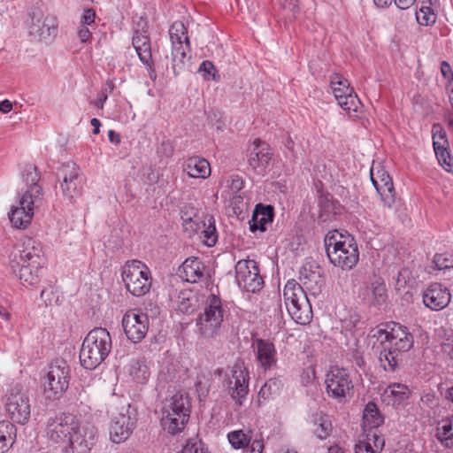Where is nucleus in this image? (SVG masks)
<instances>
[{"mask_svg": "<svg viewBox=\"0 0 453 453\" xmlns=\"http://www.w3.org/2000/svg\"><path fill=\"white\" fill-rule=\"evenodd\" d=\"M373 336L380 342V366L386 372H396L402 362L403 354L413 346L412 334L405 326L393 322L386 325L385 328H378Z\"/></svg>", "mask_w": 453, "mask_h": 453, "instance_id": "1", "label": "nucleus"}, {"mask_svg": "<svg viewBox=\"0 0 453 453\" xmlns=\"http://www.w3.org/2000/svg\"><path fill=\"white\" fill-rule=\"evenodd\" d=\"M330 262L342 269H352L359 259L357 245L353 238L343 236L337 230L328 232L324 239Z\"/></svg>", "mask_w": 453, "mask_h": 453, "instance_id": "2", "label": "nucleus"}, {"mask_svg": "<svg viewBox=\"0 0 453 453\" xmlns=\"http://www.w3.org/2000/svg\"><path fill=\"white\" fill-rule=\"evenodd\" d=\"M111 349L110 333L103 327L92 329L85 337L80 350L81 365L88 370L96 369L108 357Z\"/></svg>", "mask_w": 453, "mask_h": 453, "instance_id": "3", "label": "nucleus"}, {"mask_svg": "<svg viewBox=\"0 0 453 453\" xmlns=\"http://www.w3.org/2000/svg\"><path fill=\"white\" fill-rule=\"evenodd\" d=\"M190 403L188 395L177 392L164 401L161 424L169 434L181 432L190 417Z\"/></svg>", "mask_w": 453, "mask_h": 453, "instance_id": "4", "label": "nucleus"}, {"mask_svg": "<svg viewBox=\"0 0 453 453\" xmlns=\"http://www.w3.org/2000/svg\"><path fill=\"white\" fill-rule=\"evenodd\" d=\"M225 312L221 299L216 295H210L205 301L203 311L196 319V326L200 334L206 338L218 334Z\"/></svg>", "mask_w": 453, "mask_h": 453, "instance_id": "5", "label": "nucleus"}, {"mask_svg": "<svg viewBox=\"0 0 453 453\" xmlns=\"http://www.w3.org/2000/svg\"><path fill=\"white\" fill-rule=\"evenodd\" d=\"M149 268L142 262H127L122 270V280L128 292L134 296H142L150 291L151 278Z\"/></svg>", "mask_w": 453, "mask_h": 453, "instance_id": "6", "label": "nucleus"}, {"mask_svg": "<svg viewBox=\"0 0 453 453\" xmlns=\"http://www.w3.org/2000/svg\"><path fill=\"white\" fill-rule=\"evenodd\" d=\"M44 395L50 400L58 399L69 387V366L64 360L51 363L43 382Z\"/></svg>", "mask_w": 453, "mask_h": 453, "instance_id": "7", "label": "nucleus"}, {"mask_svg": "<svg viewBox=\"0 0 453 453\" xmlns=\"http://www.w3.org/2000/svg\"><path fill=\"white\" fill-rule=\"evenodd\" d=\"M136 422V409L132 407L131 404L123 406L111 418L110 426V437L111 441L114 443L126 441L132 434Z\"/></svg>", "mask_w": 453, "mask_h": 453, "instance_id": "8", "label": "nucleus"}, {"mask_svg": "<svg viewBox=\"0 0 453 453\" xmlns=\"http://www.w3.org/2000/svg\"><path fill=\"white\" fill-rule=\"evenodd\" d=\"M57 178L65 197L71 201L81 194L83 178L74 162L63 164L57 171Z\"/></svg>", "mask_w": 453, "mask_h": 453, "instance_id": "9", "label": "nucleus"}, {"mask_svg": "<svg viewBox=\"0 0 453 453\" xmlns=\"http://www.w3.org/2000/svg\"><path fill=\"white\" fill-rule=\"evenodd\" d=\"M5 409L10 418L16 423L25 424L29 420L31 408L29 398L22 387H13L6 397Z\"/></svg>", "mask_w": 453, "mask_h": 453, "instance_id": "10", "label": "nucleus"}, {"mask_svg": "<svg viewBox=\"0 0 453 453\" xmlns=\"http://www.w3.org/2000/svg\"><path fill=\"white\" fill-rule=\"evenodd\" d=\"M235 280L240 288L246 292L256 293L264 285L263 278L255 260H240L235 265Z\"/></svg>", "mask_w": 453, "mask_h": 453, "instance_id": "11", "label": "nucleus"}, {"mask_svg": "<svg viewBox=\"0 0 453 453\" xmlns=\"http://www.w3.org/2000/svg\"><path fill=\"white\" fill-rule=\"evenodd\" d=\"M57 18L50 13H43L40 10H35L31 14V25L29 34L39 41L50 43L58 35Z\"/></svg>", "mask_w": 453, "mask_h": 453, "instance_id": "12", "label": "nucleus"}, {"mask_svg": "<svg viewBox=\"0 0 453 453\" xmlns=\"http://www.w3.org/2000/svg\"><path fill=\"white\" fill-rule=\"evenodd\" d=\"M325 382L328 395L340 402L353 394V382L349 372L343 368H331L326 373Z\"/></svg>", "mask_w": 453, "mask_h": 453, "instance_id": "13", "label": "nucleus"}, {"mask_svg": "<svg viewBox=\"0 0 453 453\" xmlns=\"http://www.w3.org/2000/svg\"><path fill=\"white\" fill-rule=\"evenodd\" d=\"M331 88L339 105L347 112H357L361 106V101L348 80L338 73L331 76Z\"/></svg>", "mask_w": 453, "mask_h": 453, "instance_id": "14", "label": "nucleus"}, {"mask_svg": "<svg viewBox=\"0 0 453 453\" xmlns=\"http://www.w3.org/2000/svg\"><path fill=\"white\" fill-rule=\"evenodd\" d=\"M69 437L65 453H89L96 443V429L89 424L78 423Z\"/></svg>", "mask_w": 453, "mask_h": 453, "instance_id": "15", "label": "nucleus"}, {"mask_svg": "<svg viewBox=\"0 0 453 453\" xmlns=\"http://www.w3.org/2000/svg\"><path fill=\"white\" fill-rule=\"evenodd\" d=\"M122 326L131 342H140L148 333L149 317L137 310L127 311L122 318Z\"/></svg>", "mask_w": 453, "mask_h": 453, "instance_id": "16", "label": "nucleus"}, {"mask_svg": "<svg viewBox=\"0 0 453 453\" xmlns=\"http://www.w3.org/2000/svg\"><path fill=\"white\" fill-rule=\"evenodd\" d=\"M79 421L72 414L62 413L50 418L47 424V434L54 442L69 441V437L76 429Z\"/></svg>", "mask_w": 453, "mask_h": 453, "instance_id": "17", "label": "nucleus"}, {"mask_svg": "<svg viewBox=\"0 0 453 453\" xmlns=\"http://www.w3.org/2000/svg\"><path fill=\"white\" fill-rule=\"evenodd\" d=\"M370 175L372 185L380 196L384 205L391 208L395 200V188L391 177L385 170L380 169L375 173L373 168L371 169Z\"/></svg>", "mask_w": 453, "mask_h": 453, "instance_id": "18", "label": "nucleus"}, {"mask_svg": "<svg viewBox=\"0 0 453 453\" xmlns=\"http://www.w3.org/2000/svg\"><path fill=\"white\" fill-rule=\"evenodd\" d=\"M450 293L447 288L440 283L431 284L423 292V303L432 311H441L448 306L450 302Z\"/></svg>", "mask_w": 453, "mask_h": 453, "instance_id": "19", "label": "nucleus"}, {"mask_svg": "<svg viewBox=\"0 0 453 453\" xmlns=\"http://www.w3.org/2000/svg\"><path fill=\"white\" fill-rule=\"evenodd\" d=\"M22 178L27 185V189L22 194V203L27 202V198L33 199L34 202H41L43 193L42 187L38 184L40 174L37 167L32 165H25L22 170Z\"/></svg>", "mask_w": 453, "mask_h": 453, "instance_id": "20", "label": "nucleus"}, {"mask_svg": "<svg viewBox=\"0 0 453 453\" xmlns=\"http://www.w3.org/2000/svg\"><path fill=\"white\" fill-rule=\"evenodd\" d=\"M22 202L21 196L19 200V205L12 207L9 219L13 226L25 229L30 225L34 216V208L37 206L40 202H34L33 199L29 198H27V202Z\"/></svg>", "mask_w": 453, "mask_h": 453, "instance_id": "21", "label": "nucleus"}, {"mask_svg": "<svg viewBox=\"0 0 453 453\" xmlns=\"http://www.w3.org/2000/svg\"><path fill=\"white\" fill-rule=\"evenodd\" d=\"M254 149L249 157L250 166L258 174H264L272 159L273 151L271 148L259 139L253 142Z\"/></svg>", "mask_w": 453, "mask_h": 453, "instance_id": "22", "label": "nucleus"}, {"mask_svg": "<svg viewBox=\"0 0 453 453\" xmlns=\"http://www.w3.org/2000/svg\"><path fill=\"white\" fill-rule=\"evenodd\" d=\"M22 241V250H19V258L15 256L12 261H19L21 263H29V265L37 269L41 267V253L42 246L39 242L31 238L24 237Z\"/></svg>", "mask_w": 453, "mask_h": 453, "instance_id": "23", "label": "nucleus"}, {"mask_svg": "<svg viewBox=\"0 0 453 453\" xmlns=\"http://www.w3.org/2000/svg\"><path fill=\"white\" fill-rule=\"evenodd\" d=\"M232 377L234 386L230 388V395L241 405L249 392V374L246 369L235 365L232 370Z\"/></svg>", "mask_w": 453, "mask_h": 453, "instance_id": "24", "label": "nucleus"}, {"mask_svg": "<svg viewBox=\"0 0 453 453\" xmlns=\"http://www.w3.org/2000/svg\"><path fill=\"white\" fill-rule=\"evenodd\" d=\"M204 264L198 257H188L179 267V275L186 281L196 283L204 277Z\"/></svg>", "mask_w": 453, "mask_h": 453, "instance_id": "25", "label": "nucleus"}, {"mask_svg": "<svg viewBox=\"0 0 453 453\" xmlns=\"http://www.w3.org/2000/svg\"><path fill=\"white\" fill-rule=\"evenodd\" d=\"M273 216L274 210L272 205H264L262 203L257 204L251 219L249 222L250 230L251 232H256L257 230L265 232L266 230V226L273 222Z\"/></svg>", "mask_w": 453, "mask_h": 453, "instance_id": "26", "label": "nucleus"}, {"mask_svg": "<svg viewBox=\"0 0 453 453\" xmlns=\"http://www.w3.org/2000/svg\"><path fill=\"white\" fill-rule=\"evenodd\" d=\"M319 220L321 222H329L335 219L336 216L340 215L342 211V206L340 203L328 193L319 196Z\"/></svg>", "mask_w": 453, "mask_h": 453, "instance_id": "27", "label": "nucleus"}, {"mask_svg": "<svg viewBox=\"0 0 453 453\" xmlns=\"http://www.w3.org/2000/svg\"><path fill=\"white\" fill-rule=\"evenodd\" d=\"M301 301L296 303H293L287 307L288 314L291 318L300 325L309 324L312 318V310L310 301L307 296L299 295Z\"/></svg>", "mask_w": 453, "mask_h": 453, "instance_id": "28", "label": "nucleus"}, {"mask_svg": "<svg viewBox=\"0 0 453 453\" xmlns=\"http://www.w3.org/2000/svg\"><path fill=\"white\" fill-rule=\"evenodd\" d=\"M133 46L143 65L150 67L152 64L151 45L146 31H135L133 36Z\"/></svg>", "mask_w": 453, "mask_h": 453, "instance_id": "29", "label": "nucleus"}, {"mask_svg": "<svg viewBox=\"0 0 453 453\" xmlns=\"http://www.w3.org/2000/svg\"><path fill=\"white\" fill-rule=\"evenodd\" d=\"M257 359L260 365L268 370L276 365V350L274 345L265 340L257 339Z\"/></svg>", "mask_w": 453, "mask_h": 453, "instance_id": "30", "label": "nucleus"}, {"mask_svg": "<svg viewBox=\"0 0 453 453\" xmlns=\"http://www.w3.org/2000/svg\"><path fill=\"white\" fill-rule=\"evenodd\" d=\"M365 300L371 305L380 306L386 303L388 295L386 285L382 279L376 278L370 287L365 288Z\"/></svg>", "mask_w": 453, "mask_h": 453, "instance_id": "31", "label": "nucleus"}, {"mask_svg": "<svg viewBox=\"0 0 453 453\" xmlns=\"http://www.w3.org/2000/svg\"><path fill=\"white\" fill-rule=\"evenodd\" d=\"M184 172L191 178H207L211 173V167L209 162L198 157H189L186 160Z\"/></svg>", "mask_w": 453, "mask_h": 453, "instance_id": "32", "label": "nucleus"}, {"mask_svg": "<svg viewBox=\"0 0 453 453\" xmlns=\"http://www.w3.org/2000/svg\"><path fill=\"white\" fill-rule=\"evenodd\" d=\"M300 280L303 285H316L323 281V269L314 262L305 263L300 269Z\"/></svg>", "mask_w": 453, "mask_h": 453, "instance_id": "33", "label": "nucleus"}, {"mask_svg": "<svg viewBox=\"0 0 453 453\" xmlns=\"http://www.w3.org/2000/svg\"><path fill=\"white\" fill-rule=\"evenodd\" d=\"M11 267L12 272L19 277L20 280L27 283L28 285H35L39 280L38 272L29 265V263H21L19 261H12Z\"/></svg>", "mask_w": 453, "mask_h": 453, "instance_id": "34", "label": "nucleus"}, {"mask_svg": "<svg viewBox=\"0 0 453 453\" xmlns=\"http://www.w3.org/2000/svg\"><path fill=\"white\" fill-rule=\"evenodd\" d=\"M311 431L314 435L324 440L327 438L332 432V424L327 416L322 412H316L311 417Z\"/></svg>", "mask_w": 453, "mask_h": 453, "instance_id": "35", "label": "nucleus"}, {"mask_svg": "<svg viewBox=\"0 0 453 453\" xmlns=\"http://www.w3.org/2000/svg\"><path fill=\"white\" fill-rule=\"evenodd\" d=\"M132 380L139 384H145L150 377V371L143 359H133L128 367Z\"/></svg>", "mask_w": 453, "mask_h": 453, "instance_id": "36", "label": "nucleus"}, {"mask_svg": "<svg viewBox=\"0 0 453 453\" xmlns=\"http://www.w3.org/2000/svg\"><path fill=\"white\" fill-rule=\"evenodd\" d=\"M197 303L196 294L189 289L180 291L176 299L177 309L182 313H192L196 310Z\"/></svg>", "mask_w": 453, "mask_h": 453, "instance_id": "37", "label": "nucleus"}, {"mask_svg": "<svg viewBox=\"0 0 453 453\" xmlns=\"http://www.w3.org/2000/svg\"><path fill=\"white\" fill-rule=\"evenodd\" d=\"M16 426L9 422H0V453H4L16 440Z\"/></svg>", "mask_w": 453, "mask_h": 453, "instance_id": "38", "label": "nucleus"}, {"mask_svg": "<svg viewBox=\"0 0 453 453\" xmlns=\"http://www.w3.org/2000/svg\"><path fill=\"white\" fill-rule=\"evenodd\" d=\"M436 437L448 449H453V417L442 419L436 428Z\"/></svg>", "mask_w": 453, "mask_h": 453, "instance_id": "39", "label": "nucleus"}, {"mask_svg": "<svg viewBox=\"0 0 453 453\" xmlns=\"http://www.w3.org/2000/svg\"><path fill=\"white\" fill-rule=\"evenodd\" d=\"M383 421V417L380 415L377 405L372 402H369L365 405L363 415V426L365 429L377 428Z\"/></svg>", "mask_w": 453, "mask_h": 453, "instance_id": "40", "label": "nucleus"}, {"mask_svg": "<svg viewBox=\"0 0 453 453\" xmlns=\"http://www.w3.org/2000/svg\"><path fill=\"white\" fill-rule=\"evenodd\" d=\"M170 39L173 47L183 45L189 50V38L188 36V30L182 22H174L169 29Z\"/></svg>", "mask_w": 453, "mask_h": 453, "instance_id": "41", "label": "nucleus"}, {"mask_svg": "<svg viewBox=\"0 0 453 453\" xmlns=\"http://www.w3.org/2000/svg\"><path fill=\"white\" fill-rule=\"evenodd\" d=\"M384 394L392 398L393 405H400L410 395L408 387L401 383H392L385 389Z\"/></svg>", "mask_w": 453, "mask_h": 453, "instance_id": "42", "label": "nucleus"}, {"mask_svg": "<svg viewBox=\"0 0 453 453\" xmlns=\"http://www.w3.org/2000/svg\"><path fill=\"white\" fill-rule=\"evenodd\" d=\"M186 50L184 45H179L173 47L172 50V70L174 76L180 74L186 67V62L189 59L187 57Z\"/></svg>", "mask_w": 453, "mask_h": 453, "instance_id": "43", "label": "nucleus"}, {"mask_svg": "<svg viewBox=\"0 0 453 453\" xmlns=\"http://www.w3.org/2000/svg\"><path fill=\"white\" fill-rule=\"evenodd\" d=\"M299 295H302L303 296H307L304 290L298 283L295 282L294 280L288 281L283 290V296L286 308L288 307L293 303H296L297 301H301V297L299 296Z\"/></svg>", "mask_w": 453, "mask_h": 453, "instance_id": "44", "label": "nucleus"}, {"mask_svg": "<svg viewBox=\"0 0 453 453\" xmlns=\"http://www.w3.org/2000/svg\"><path fill=\"white\" fill-rule=\"evenodd\" d=\"M200 232L203 237V242L207 246L211 247L215 245L218 241V233L213 217H208L207 219L202 223Z\"/></svg>", "mask_w": 453, "mask_h": 453, "instance_id": "45", "label": "nucleus"}, {"mask_svg": "<svg viewBox=\"0 0 453 453\" xmlns=\"http://www.w3.org/2000/svg\"><path fill=\"white\" fill-rule=\"evenodd\" d=\"M281 388L280 380L277 379H269L261 388L258 392V396L265 400L269 399L271 396L279 394Z\"/></svg>", "mask_w": 453, "mask_h": 453, "instance_id": "46", "label": "nucleus"}, {"mask_svg": "<svg viewBox=\"0 0 453 453\" xmlns=\"http://www.w3.org/2000/svg\"><path fill=\"white\" fill-rule=\"evenodd\" d=\"M227 437L234 449L248 446L251 441V436L249 434H245L242 430L233 431L228 434Z\"/></svg>", "mask_w": 453, "mask_h": 453, "instance_id": "47", "label": "nucleus"}, {"mask_svg": "<svg viewBox=\"0 0 453 453\" xmlns=\"http://www.w3.org/2000/svg\"><path fill=\"white\" fill-rule=\"evenodd\" d=\"M433 146L434 151L447 150V148H449L446 132L437 125L433 127Z\"/></svg>", "mask_w": 453, "mask_h": 453, "instance_id": "48", "label": "nucleus"}, {"mask_svg": "<svg viewBox=\"0 0 453 453\" xmlns=\"http://www.w3.org/2000/svg\"><path fill=\"white\" fill-rule=\"evenodd\" d=\"M417 21L422 26H429L435 22L436 14L430 6H423L416 13Z\"/></svg>", "mask_w": 453, "mask_h": 453, "instance_id": "49", "label": "nucleus"}, {"mask_svg": "<svg viewBox=\"0 0 453 453\" xmlns=\"http://www.w3.org/2000/svg\"><path fill=\"white\" fill-rule=\"evenodd\" d=\"M179 453H211L206 445L198 439H189Z\"/></svg>", "mask_w": 453, "mask_h": 453, "instance_id": "50", "label": "nucleus"}, {"mask_svg": "<svg viewBox=\"0 0 453 453\" xmlns=\"http://www.w3.org/2000/svg\"><path fill=\"white\" fill-rule=\"evenodd\" d=\"M198 73H202L205 80H213L216 81L219 80V75L218 74L215 65L209 60L202 62L198 68Z\"/></svg>", "mask_w": 453, "mask_h": 453, "instance_id": "51", "label": "nucleus"}, {"mask_svg": "<svg viewBox=\"0 0 453 453\" xmlns=\"http://www.w3.org/2000/svg\"><path fill=\"white\" fill-rule=\"evenodd\" d=\"M439 164L447 171L451 172L453 169V157L449 152V148L447 150L434 151Z\"/></svg>", "mask_w": 453, "mask_h": 453, "instance_id": "52", "label": "nucleus"}, {"mask_svg": "<svg viewBox=\"0 0 453 453\" xmlns=\"http://www.w3.org/2000/svg\"><path fill=\"white\" fill-rule=\"evenodd\" d=\"M181 219L184 230L188 234L189 236L201 231L202 224L196 219H194L193 217L186 218V213H183Z\"/></svg>", "mask_w": 453, "mask_h": 453, "instance_id": "53", "label": "nucleus"}, {"mask_svg": "<svg viewBox=\"0 0 453 453\" xmlns=\"http://www.w3.org/2000/svg\"><path fill=\"white\" fill-rule=\"evenodd\" d=\"M447 338L441 343V350L453 360V331L446 332Z\"/></svg>", "mask_w": 453, "mask_h": 453, "instance_id": "54", "label": "nucleus"}, {"mask_svg": "<svg viewBox=\"0 0 453 453\" xmlns=\"http://www.w3.org/2000/svg\"><path fill=\"white\" fill-rule=\"evenodd\" d=\"M434 263L438 270H444L453 267V260L449 259L443 254H436Z\"/></svg>", "mask_w": 453, "mask_h": 453, "instance_id": "55", "label": "nucleus"}, {"mask_svg": "<svg viewBox=\"0 0 453 453\" xmlns=\"http://www.w3.org/2000/svg\"><path fill=\"white\" fill-rule=\"evenodd\" d=\"M368 438L371 439L372 449H376L377 452L380 453V450L382 449L385 443L383 437L377 434L375 431H369L367 434V439Z\"/></svg>", "mask_w": 453, "mask_h": 453, "instance_id": "56", "label": "nucleus"}, {"mask_svg": "<svg viewBox=\"0 0 453 453\" xmlns=\"http://www.w3.org/2000/svg\"><path fill=\"white\" fill-rule=\"evenodd\" d=\"M441 73L442 76L448 80L449 84L448 87H450L453 85V71L451 69L450 65L446 62L442 61L441 64Z\"/></svg>", "mask_w": 453, "mask_h": 453, "instance_id": "57", "label": "nucleus"}, {"mask_svg": "<svg viewBox=\"0 0 453 453\" xmlns=\"http://www.w3.org/2000/svg\"><path fill=\"white\" fill-rule=\"evenodd\" d=\"M409 275V272L407 270H402L398 273L396 280H395V288L397 290L403 289L407 284V278Z\"/></svg>", "mask_w": 453, "mask_h": 453, "instance_id": "58", "label": "nucleus"}, {"mask_svg": "<svg viewBox=\"0 0 453 453\" xmlns=\"http://www.w3.org/2000/svg\"><path fill=\"white\" fill-rule=\"evenodd\" d=\"M243 204V196L239 193H234L230 200V205L233 207L234 212H236V210L241 211Z\"/></svg>", "mask_w": 453, "mask_h": 453, "instance_id": "59", "label": "nucleus"}, {"mask_svg": "<svg viewBox=\"0 0 453 453\" xmlns=\"http://www.w3.org/2000/svg\"><path fill=\"white\" fill-rule=\"evenodd\" d=\"M96 12L93 9H87L84 11L81 18V25H90L95 21Z\"/></svg>", "mask_w": 453, "mask_h": 453, "instance_id": "60", "label": "nucleus"}, {"mask_svg": "<svg viewBox=\"0 0 453 453\" xmlns=\"http://www.w3.org/2000/svg\"><path fill=\"white\" fill-rule=\"evenodd\" d=\"M282 7L292 12L293 17H296V13L298 12V0H284Z\"/></svg>", "mask_w": 453, "mask_h": 453, "instance_id": "61", "label": "nucleus"}, {"mask_svg": "<svg viewBox=\"0 0 453 453\" xmlns=\"http://www.w3.org/2000/svg\"><path fill=\"white\" fill-rule=\"evenodd\" d=\"M230 188L234 193H239V191L243 188L242 179L238 175L233 176Z\"/></svg>", "mask_w": 453, "mask_h": 453, "instance_id": "62", "label": "nucleus"}, {"mask_svg": "<svg viewBox=\"0 0 453 453\" xmlns=\"http://www.w3.org/2000/svg\"><path fill=\"white\" fill-rule=\"evenodd\" d=\"M78 37L81 42H86L91 37V33L86 26L81 25L78 30Z\"/></svg>", "mask_w": 453, "mask_h": 453, "instance_id": "63", "label": "nucleus"}, {"mask_svg": "<svg viewBox=\"0 0 453 453\" xmlns=\"http://www.w3.org/2000/svg\"><path fill=\"white\" fill-rule=\"evenodd\" d=\"M264 450V443L262 440L255 439L251 442L250 451L251 453H263Z\"/></svg>", "mask_w": 453, "mask_h": 453, "instance_id": "64", "label": "nucleus"}]
</instances>
